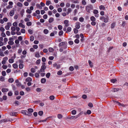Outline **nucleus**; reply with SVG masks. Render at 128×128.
Masks as SVG:
<instances>
[{
  "label": "nucleus",
  "mask_w": 128,
  "mask_h": 128,
  "mask_svg": "<svg viewBox=\"0 0 128 128\" xmlns=\"http://www.w3.org/2000/svg\"><path fill=\"white\" fill-rule=\"evenodd\" d=\"M46 63L43 62L42 63V66H41V68L40 70L38 71V72L40 73V72H45V70L46 69Z\"/></svg>",
  "instance_id": "obj_1"
},
{
  "label": "nucleus",
  "mask_w": 128,
  "mask_h": 128,
  "mask_svg": "<svg viewBox=\"0 0 128 128\" xmlns=\"http://www.w3.org/2000/svg\"><path fill=\"white\" fill-rule=\"evenodd\" d=\"M86 10L88 12L90 13V11H92L93 9V8L91 5L87 6L86 7Z\"/></svg>",
  "instance_id": "obj_2"
},
{
  "label": "nucleus",
  "mask_w": 128,
  "mask_h": 128,
  "mask_svg": "<svg viewBox=\"0 0 128 128\" xmlns=\"http://www.w3.org/2000/svg\"><path fill=\"white\" fill-rule=\"evenodd\" d=\"M66 44V42H62L59 44L58 46L60 48L61 46H63L64 49H65L67 48Z\"/></svg>",
  "instance_id": "obj_3"
},
{
  "label": "nucleus",
  "mask_w": 128,
  "mask_h": 128,
  "mask_svg": "<svg viewBox=\"0 0 128 128\" xmlns=\"http://www.w3.org/2000/svg\"><path fill=\"white\" fill-rule=\"evenodd\" d=\"M81 23L79 22H77L75 23V27L76 28L78 29H79L80 28V25Z\"/></svg>",
  "instance_id": "obj_4"
},
{
  "label": "nucleus",
  "mask_w": 128,
  "mask_h": 128,
  "mask_svg": "<svg viewBox=\"0 0 128 128\" xmlns=\"http://www.w3.org/2000/svg\"><path fill=\"white\" fill-rule=\"evenodd\" d=\"M105 17L104 19V20H103L105 23H107L108 22V17L107 15L105 16Z\"/></svg>",
  "instance_id": "obj_5"
},
{
  "label": "nucleus",
  "mask_w": 128,
  "mask_h": 128,
  "mask_svg": "<svg viewBox=\"0 0 128 128\" xmlns=\"http://www.w3.org/2000/svg\"><path fill=\"white\" fill-rule=\"evenodd\" d=\"M113 101L115 104H116L117 105H118L119 106L122 105V106H123V105H122L119 102L117 101L113 100Z\"/></svg>",
  "instance_id": "obj_6"
},
{
  "label": "nucleus",
  "mask_w": 128,
  "mask_h": 128,
  "mask_svg": "<svg viewBox=\"0 0 128 128\" xmlns=\"http://www.w3.org/2000/svg\"><path fill=\"white\" fill-rule=\"evenodd\" d=\"M99 8L100 9V10H104L105 9L104 6L102 5L100 6Z\"/></svg>",
  "instance_id": "obj_7"
},
{
  "label": "nucleus",
  "mask_w": 128,
  "mask_h": 128,
  "mask_svg": "<svg viewBox=\"0 0 128 128\" xmlns=\"http://www.w3.org/2000/svg\"><path fill=\"white\" fill-rule=\"evenodd\" d=\"M46 79L44 78H42L41 80V82L42 83L44 84L46 82Z\"/></svg>",
  "instance_id": "obj_8"
},
{
  "label": "nucleus",
  "mask_w": 128,
  "mask_h": 128,
  "mask_svg": "<svg viewBox=\"0 0 128 128\" xmlns=\"http://www.w3.org/2000/svg\"><path fill=\"white\" fill-rule=\"evenodd\" d=\"M90 20L92 21H95L96 19L94 16H91L90 18Z\"/></svg>",
  "instance_id": "obj_9"
},
{
  "label": "nucleus",
  "mask_w": 128,
  "mask_h": 128,
  "mask_svg": "<svg viewBox=\"0 0 128 128\" xmlns=\"http://www.w3.org/2000/svg\"><path fill=\"white\" fill-rule=\"evenodd\" d=\"M2 92H4L8 91V88H3L2 89Z\"/></svg>",
  "instance_id": "obj_10"
},
{
  "label": "nucleus",
  "mask_w": 128,
  "mask_h": 128,
  "mask_svg": "<svg viewBox=\"0 0 128 128\" xmlns=\"http://www.w3.org/2000/svg\"><path fill=\"white\" fill-rule=\"evenodd\" d=\"M26 82L32 81V79L30 77H28L26 79Z\"/></svg>",
  "instance_id": "obj_11"
},
{
  "label": "nucleus",
  "mask_w": 128,
  "mask_h": 128,
  "mask_svg": "<svg viewBox=\"0 0 128 128\" xmlns=\"http://www.w3.org/2000/svg\"><path fill=\"white\" fill-rule=\"evenodd\" d=\"M35 56L36 58H39L40 57V55L39 52H37L35 53Z\"/></svg>",
  "instance_id": "obj_12"
},
{
  "label": "nucleus",
  "mask_w": 128,
  "mask_h": 128,
  "mask_svg": "<svg viewBox=\"0 0 128 128\" xmlns=\"http://www.w3.org/2000/svg\"><path fill=\"white\" fill-rule=\"evenodd\" d=\"M17 113L15 112H12L10 113V115L12 116H16L15 115Z\"/></svg>",
  "instance_id": "obj_13"
},
{
  "label": "nucleus",
  "mask_w": 128,
  "mask_h": 128,
  "mask_svg": "<svg viewBox=\"0 0 128 128\" xmlns=\"http://www.w3.org/2000/svg\"><path fill=\"white\" fill-rule=\"evenodd\" d=\"M90 92V90L88 88H84V92L85 93L89 92Z\"/></svg>",
  "instance_id": "obj_14"
},
{
  "label": "nucleus",
  "mask_w": 128,
  "mask_h": 128,
  "mask_svg": "<svg viewBox=\"0 0 128 128\" xmlns=\"http://www.w3.org/2000/svg\"><path fill=\"white\" fill-rule=\"evenodd\" d=\"M14 10H11L10 13V16H12L14 14Z\"/></svg>",
  "instance_id": "obj_15"
},
{
  "label": "nucleus",
  "mask_w": 128,
  "mask_h": 128,
  "mask_svg": "<svg viewBox=\"0 0 128 128\" xmlns=\"http://www.w3.org/2000/svg\"><path fill=\"white\" fill-rule=\"evenodd\" d=\"M91 112L90 110H87L86 112H84V114H90L91 113Z\"/></svg>",
  "instance_id": "obj_16"
},
{
  "label": "nucleus",
  "mask_w": 128,
  "mask_h": 128,
  "mask_svg": "<svg viewBox=\"0 0 128 128\" xmlns=\"http://www.w3.org/2000/svg\"><path fill=\"white\" fill-rule=\"evenodd\" d=\"M54 20V19L53 18H50L48 20V22L50 23H51L53 22Z\"/></svg>",
  "instance_id": "obj_17"
},
{
  "label": "nucleus",
  "mask_w": 128,
  "mask_h": 128,
  "mask_svg": "<svg viewBox=\"0 0 128 128\" xmlns=\"http://www.w3.org/2000/svg\"><path fill=\"white\" fill-rule=\"evenodd\" d=\"M9 82L10 83H12L14 81V80L12 78H9L8 80Z\"/></svg>",
  "instance_id": "obj_18"
},
{
  "label": "nucleus",
  "mask_w": 128,
  "mask_h": 128,
  "mask_svg": "<svg viewBox=\"0 0 128 128\" xmlns=\"http://www.w3.org/2000/svg\"><path fill=\"white\" fill-rule=\"evenodd\" d=\"M44 33L45 34H47L48 32V30L46 29H45L43 31Z\"/></svg>",
  "instance_id": "obj_19"
},
{
  "label": "nucleus",
  "mask_w": 128,
  "mask_h": 128,
  "mask_svg": "<svg viewBox=\"0 0 128 128\" xmlns=\"http://www.w3.org/2000/svg\"><path fill=\"white\" fill-rule=\"evenodd\" d=\"M18 25L20 27L21 26L22 28H25L24 25L21 23H20L18 24Z\"/></svg>",
  "instance_id": "obj_20"
},
{
  "label": "nucleus",
  "mask_w": 128,
  "mask_h": 128,
  "mask_svg": "<svg viewBox=\"0 0 128 128\" xmlns=\"http://www.w3.org/2000/svg\"><path fill=\"white\" fill-rule=\"evenodd\" d=\"M126 24V22L124 21H123L122 22V26L123 27H124L125 26V24Z\"/></svg>",
  "instance_id": "obj_21"
},
{
  "label": "nucleus",
  "mask_w": 128,
  "mask_h": 128,
  "mask_svg": "<svg viewBox=\"0 0 128 128\" xmlns=\"http://www.w3.org/2000/svg\"><path fill=\"white\" fill-rule=\"evenodd\" d=\"M119 90L118 88H114L112 89V91L114 92L118 91Z\"/></svg>",
  "instance_id": "obj_22"
},
{
  "label": "nucleus",
  "mask_w": 128,
  "mask_h": 128,
  "mask_svg": "<svg viewBox=\"0 0 128 128\" xmlns=\"http://www.w3.org/2000/svg\"><path fill=\"white\" fill-rule=\"evenodd\" d=\"M49 51L51 52H52L54 51V49L52 48H49L48 49Z\"/></svg>",
  "instance_id": "obj_23"
},
{
  "label": "nucleus",
  "mask_w": 128,
  "mask_h": 128,
  "mask_svg": "<svg viewBox=\"0 0 128 128\" xmlns=\"http://www.w3.org/2000/svg\"><path fill=\"white\" fill-rule=\"evenodd\" d=\"M17 5L18 6L21 7L23 5L20 2H19L17 3Z\"/></svg>",
  "instance_id": "obj_24"
},
{
  "label": "nucleus",
  "mask_w": 128,
  "mask_h": 128,
  "mask_svg": "<svg viewBox=\"0 0 128 128\" xmlns=\"http://www.w3.org/2000/svg\"><path fill=\"white\" fill-rule=\"evenodd\" d=\"M74 32L76 34H77L78 32V29L76 28H75L74 29Z\"/></svg>",
  "instance_id": "obj_25"
},
{
  "label": "nucleus",
  "mask_w": 128,
  "mask_h": 128,
  "mask_svg": "<svg viewBox=\"0 0 128 128\" xmlns=\"http://www.w3.org/2000/svg\"><path fill=\"white\" fill-rule=\"evenodd\" d=\"M111 82L114 83L117 81V80L115 78L114 79H111L110 80Z\"/></svg>",
  "instance_id": "obj_26"
},
{
  "label": "nucleus",
  "mask_w": 128,
  "mask_h": 128,
  "mask_svg": "<svg viewBox=\"0 0 128 128\" xmlns=\"http://www.w3.org/2000/svg\"><path fill=\"white\" fill-rule=\"evenodd\" d=\"M43 114V112L42 111H40L38 112V114L40 116H42Z\"/></svg>",
  "instance_id": "obj_27"
},
{
  "label": "nucleus",
  "mask_w": 128,
  "mask_h": 128,
  "mask_svg": "<svg viewBox=\"0 0 128 128\" xmlns=\"http://www.w3.org/2000/svg\"><path fill=\"white\" fill-rule=\"evenodd\" d=\"M72 30V28L71 27H68L67 28V31L66 32H70Z\"/></svg>",
  "instance_id": "obj_28"
},
{
  "label": "nucleus",
  "mask_w": 128,
  "mask_h": 128,
  "mask_svg": "<svg viewBox=\"0 0 128 128\" xmlns=\"http://www.w3.org/2000/svg\"><path fill=\"white\" fill-rule=\"evenodd\" d=\"M49 98L50 100H52L54 99L55 97L54 96H50Z\"/></svg>",
  "instance_id": "obj_29"
},
{
  "label": "nucleus",
  "mask_w": 128,
  "mask_h": 128,
  "mask_svg": "<svg viewBox=\"0 0 128 128\" xmlns=\"http://www.w3.org/2000/svg\"><path fill=\"white\" fill-rule=\"evenodd\" d=\"M8 43L9 44L12 45L14 44V42L13 41H9L8 42Z\"/></svg>",
  "instance_id": "obj_30"
},
{
  "label": "nucleus",
  "mask_w": 128,
  "mask_h": 128,
  "mask_svg": "<svg viewBox=\"0 0 128 128\" xmlns=\"http://www.w3.org/2000/svg\"><path fill=\"white\" fill-rule=\"evenodd\" d=\"M24 64H20L19 65V67L20 69H22L24 67Z\"/></svg>",
  "instance_id": "obj_31"
},
{
  "label": "nucleus",
  "mask_w": 128,
  "mask_h": 128,
  "mask_svg": "<svg viewBox=\"0 0 128 128\" xmlns=\"http://www.w3.org/2000/svg\"><path fill=\"white\" fill-rule=\"evenodd\" d=\"M63 31L62 30H61L59 32L58 35L59 36H61L63 34Z\"/></svg>",
  "instance_id": "obj_32"
},
{
  "label": "nucleus",
  "mask_w": 128,
  "mask_h": 128,
  "mask_svg": "<svg viewBox=\"0 0 128 128\" xmlns=\"http://www.w3.org/2000/svg\"><path fill=\"white\" fill-rule=\"evenodd\" d=\"M8 61L10 63H12L14 62V60L12 58H10L9 59Z\"/></svg>",
  "instance_id": "obj_33"
},
{
  "label": "nucleus",
  "mask_w": 128,
  "mask_h": 128,
  "mask_svg": "<svg viewBox=\"0 0 128 128\" xmlns=\"http://www.w3.org/2000/svg\"><path fill=\"white\" fill-rule=\"evenodd\" d=\"M4 77L2 76H1L0 78V80L1 81H4Z\"/></svg>",
  "instance_id": "obj_34"
},
{
  "label": "nucleus",
  "mask_w": 128,
  "mask_h": 128,
  "mask_svg": "<svg viewBox=\"0 0 128 128\" xmlns=\"http://www.w3.org/2000/svg\"><path fill=\"white\" fill-rule=\"evenodd\" d=\"M50 74L49 72H48L46 74V76L47 78H48L50 76Z\"/></svg>",
  "instance_id": "obj_35"
},
{
  "label": "nucleus",
  "mask_w": 128,
  "mask_h": 128,
  "mask_svg": "<svg viewBox=\"0 0 128 128\" xmlns=\"http://www.w3.org/2000/svg\"><path fill=\"white\" fill-rule=\"evenodd\" d=\"M76 113V111L75 110H74L72 111V114L73 115H75Z\"/></svg>",
  "instance_id": "obj_36"
},
{
  "label": "nucleus",
  "mask_w": 128,
  "mask_h": 128,
  "mask_svg": "<svg viewBox=\"0 0 128 128\" xmlns=\"http://www.w3.org/2000/svg\"><path fill=\"white\" fill-rule=\"evenodd\" d=\"M80 40H79L77 39H75L74 40V42L76 44H78L79 43Z\"/></svg>",
  "instance_id": "obj_37"
},
{
  "label": "nucleus",
  "mask_w": 128,
  "mask_h": 128,
  "mask_svg": "<svg viewBox=\"0 0 128 128\" xmlns=\"http://www.w3.org/2000/svg\"><path fill=\"white\" fill-rule=\"evenodd\" d=\"M13 66L14 68H16L18 67V66L16 64H13Z\"/></svg>",
  "instance_id": "obj_38"
},
{
  "label": "nucleus",
  "mask_w": 128,
  "mask_h": 128,
  "mask_svg": "<svg viewBox=\"0 0 128 128\" xmlns=\"http://www.w3.org/2000/svg\"><path fill=\"white\" fill-rule=\"evenodd\" d=\"M96 22L95 21H92L91 23V24L93 26H94L96 25Z\"/></svg>",
  "instance_id": "obj_39"
},
{
  "label": "nucleus",
  "mask_w": 128,
  "mask_h": 128,
  "mask_svg": "<svg viewBox=\"0 0 128 128\" xmlns=\"http://www.w3.org/2000/svg\"><path fill=\"white\" fill-rule=\"evenodd\" d=\"M30 71L34 73L36 72V70L34 68H32L31 69Z\"/></svg>",
  "instance_id": "obj_40"
},
{
  "label": "nucleus",
  "mask_w": 128,
  "mask_h": 128,
  "mask_svg": "<svg viewBox=\"0 0 128 128\" xmlns=\"http://www.w3.org/2000/svg\"><path fill=\"white\" fill-rule=\"evenodd\" d=\"M98 10H94L93 13L94 14H98Z\"/></svg>",
  "instance_id": "obj_41"
},
{
  "label": "nucleus",
  "mask_w": 128,
  "mask_h": 128,
  "mask_svg": "<svg viewBox=\"0 0 128 128\" xmlns=\"http://www.w3.org/2000/svg\"><path fill=\"white\" fill-rule=\"evenodd\" d=\"M78 12V10L76 9L74 10V15L75 16L76 15L77 13Z\"/></svg>",
  "instance_id": "obj_42"
},
{
  "label": "nucleus",
  "mask_w": 128,
  "mask_h": 128,
  "mask_svg": "<svg viewBox=\"0 0 128 128\" xmlns=\"http://www.w3.org/2000/svg\"><path fill=\"white\" fill-rule=\"evenodd\" d=\"M50 3L51 2L50 1V0H48L46 2V4L48 6Z\"/></svg>",
  "instance_id": "obj_43"
},
{
  "label": "nucleus",
  "mask_w": 128,
  "mask_h": 128,
  "mask_svg": "<svg viewBox=\"0 0 128 128\" xmlns=\"http://www.w3.org/2000/svg\"><path fill=\"white\" fill-rule=\"evenodd\" d=\"M79 21L81 22H82L84 21V18L82 17H80L79 18Z\"/></svg>",
  "instance_id": "obj_44"
},
{
  "label": "nucleus",
  "mask_w": 128,
  "mask_h": 128,
  "mask_svg": "<svg viewBox=\"0 0 128 128\" xmlns=\"http://www.w3.org/2000/svg\"><path fill=\"white\" fill-rule=\"evenodd\" d=\"M58 28L59 30H61L62 29V26L61 25H59L58 26Z\"/></svg>",
  "instance_id": "obj_45"
},
{
  "label": "nucleus",
  "mask_w": 128,
  "mask_h": 128,
  "mask_svg": "<svg viewBox=\"0 0 128 128\" xmlns=\"http://www.w3.org/2000/svg\"><path fill=\"white\" fill-rule=\"evenodd\" d=\"M34 37L32 36H31L30 37V40L32 42L34 40Z\"/></svg>",
  "instance_id": "obj_46"
},
{
  "label": "nucleus",
  "mask_w": 128,
  "mask_h": 128,
  "mask_svg": "<svg viewBox=\"0 0 128 128\" xmlns=\"http://www.w3.org/2000/svg\"><path fill=\"white\" fill-rule=\"evenodd\" d=\"M72 2L76 4V3H79V1L78 0H73L72 1Z\"/></svg>",
  "instance_id": "obj_47"
},
{
  "label": "nucleus",
  "mask_w": 128,
  "mask_h": 128,
  "mask_svg": "<svg viewBox=\"0 0 128 128\" xmlns=\"http://www.w3.org/2000/svg\"><path fill=\"white\" fill-rule=\"evenodd\" d=\"M115 25V23H113L111 24V28H114Z\"/></svg>",
  "instance_id": "obj_48"
},
{
  "label": "nucleus",
  "mask_w": 128,
  "mask_h": 128,
  "mask_svg": "<svg viewBox=\"0 0 128 128\" xmlns=\"http://www.w3.org/2000/svg\"><path fill=\"white\" fill-rule=\"evenodd\" d=\"M2 74L3 76H5L6 75V72L4 71H2Z\"/></svg>",
  "instance_id": "obj_49"
},
{
  "label": "nucleus",
  "mask_w": 128,
  "mask_h": 128,
  "mask_svg": "<svg viewBox=\"0 0 128 128\" xmlns=\"http://www.w3.org/2000/svg\"><path fill=\"white\" fill-rule=\"evenodd\" d=\"M26 24L27 26H30L31 25L32 23L30 22H28L26 23Z\"/></svg>",
  "instance_id": "obj_50"
},
{
  "label": "nucleus",
  "mask_w": 128,
  "mask_h": 128,
  "mask_svg": "<svg viewBox=\"0 0 128 128\" xmlns=\"http://www.w3.org/2000/svg\"><path fill=\"white\" fill-rule=\"evenodd\" d=\"M35 76L36 78H38L39 76V75L38 73H36L35 74Z\"/></svg>",
  "instance_id": "obj_51"
},
{
  "label": "nucleus",
  "mask_w": 128,
  "mask_h": 128,
  "mask_svg": "<svg viewBox=\"0 0 128 128\" xmlns=\"http://www.w3.org/2000/svg\"><path fill=\"white\" fill-rule=\"evenodd\" d=\"M26 12L29 14H30L32 13V11L30 9H27L26 11Z\"/></svg>",
  "instance_id": "obj_52"
},
{
  "label": "nucleus",
  "mask_w": 128,
  "mask_h": 128,
  "mask_svg": "<svg viewBox=\"0 0 128 128\" xmlns=\"http://www.w3.org/2000/svg\"><path fill=\"white\" fill-rule=\"evenodd\" d=\"M70 3H67L66 4V6L67 8H68L70 7Z\"/></svg>",
  "instance_id": "obj_53"
},
{
  "label": "nucleus",
  "mask_w": 128,
  "mask_h": 128,
  "mask_svg": "<svg viewBox=\"0 0 128 128\" xmlns=\"http://www.w3.org/2000/svg\"><path fill=\"white\" fill-rule=\"evenodd\" d=\"M16 28H15L14 26H12L11 28V30L12 31H15Z\"/></svg>",
  "instance_id": "obj_54"
},
{
  "label": "nucleus",
  "mask_w": 128,
  "mask_h": 128,
  "mask_svg": "<svg viewBox=\"0 0 128 128\" xmlns=\"http://www.w3.org/2000/svg\"><path fill=\"white\" fill-rule=\"evenodd\" d=\"M40 62V59H38L36 61V63L37 64H39Z\"/></svg>",
  "instance_id": "obj_55"
},
{
  "label": "nucleus",
  "mask_w": 128,
  "mask_h": 128,
  "mask_svg": "<svg viewBox=\"0 0 128 128\" xmlns=\"http://www.w3.org/2000/svg\"><path fill=\"white\" fill-rule=\"evenodd\" d=\"M12 6L9 5L6 6V8L7 9H8L11 8H12Z\"/></svg>",
  "instance_id": "obj_56"
},
{
  "label": "nucleus",
  "mask_w": 128,
  "mask_h": 128,
  "mask_svg": "<svg viewBox=\"0 0 128 128\" xmlns=\"http://www.w3.org/2000/svg\"><path fill=\"white\" fill-rule=\"evenodd\" d=\"M28 110L29 112H32L34 111L33 109L31 108L28 109Z\"/></svg>",
  "instance_id": "obj_57"
},
{
  "label": "nucleus",
  "mask_w": 128,
  "mask_h": 128,
  "mask_svg": "<svg viewBox=\"0 0 128 128\" xmlns=\"http://www.w3.org/2000/svg\"><path fill=\"white\" fill-rule=\"evenodd\" d=\"M0 30L2 32H4L5 30V29L4 28L2 27H1L0 28Z\"/></svg>",
  "instance_id": "obj_58"
},
{
  "label": "nucleus",
  "mask_w": 128,
  "mask_h": 128,
  "mask_svg": "<svg viewBox=\"0 0 128 128\" xmlns=\"http://www.w3.org/2000/svg\"><path fill=\"white\" fill-rule=\"evenodd\" d=\"M88 63L90 66L91 67H92V62L90 60H88Z\"/></svg>",
  "instance_id": "obj_59"
},
{
  "label": "nucleus",
  "mask_w": 128,
  "mask_h": 128,
  "mask_svg": "<svg viewBox=\"0 0 128 128\" xmlns=\"http://www.w3.org/2000/svg\"><path fill=\"white\" fill-rule=\"evenodd\" d=\"M62 117V116L60 114H58V118L60 119Z\"/></svg>",
  "instance_id": "obj_60"
},
{
  "label": "nucleus",
  "mask_w": 128,
  "mask_h": 128,
  "mask_svg": "<svg viewBox=\"0 0 128 128\" xmlns=\"http://www.w3.org/2000/svg\"><path fill=\"white\" fill-rule=\"evenodd\" d=\"M12 92L11 91H10L8 93V95L9 96H10L12 95Z\"/></svg>",
  "instance_id": "obj_61"
},
{
  "label": "nucleus",
  "mask_w": 128,
  "mask_h": 128,
  "mask_svg": "<svg viewBox=\"0 0 128 128\" xmlns=\"http://www.w3.org/2000/svg\"><path fill=\"white\" fill-rule=\"evenodd\" d=\"M88 106L92 108L93 107V104H92L91 102L89 103L88 104Z\"/></svg>",
  "instance_id": "obj_62"
},
{
  "label": "nucleus",
  "mask_w": 128,
  "mask_h": 128,
  "mask_svg": "<svg viewBox=\"0 0 128 128\" xmlns=\"http://www.w3.org/2000/svg\"><path fill=\"white\" fill-rule=\"evenodd\" d=\"M23 75L24 77H26L28 76V73L26 72H24V74Z\"/></svg>",
  "instance_id": "obj_63"
},
{
  "label": "nucleus",
  "mask_w": 128,
  "mask_h": 128,
  "mask_svg": "<svg viewBox=\"0 0 128 128\" xmlns=\"http://www.w3.org/2000/svg\"><path fill=\"white\" fill-rule=\"evenodd\" d=\"M28 32L30 34H32V30L31 29L28 30Z\"/></svg>",
  "instance_id": "obj_64"
}]
</instances>
